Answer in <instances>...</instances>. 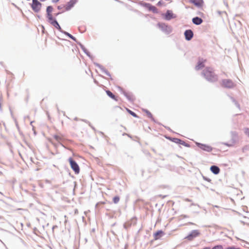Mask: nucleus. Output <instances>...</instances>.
<instances>
[{
  "label": "nucleus",
  "instance_id": "nucleus-1",
  "mask_svg": "<svg viewBox=\"0 0 249 249\" xmlns=\"http://www.w3.org/2000/svg\"><path fill=\"white\" fill-rule=\"evenodd\" d=\"M203 75L208 81L213 82L217 80L216 75L213 69L210 68H206L203 71Z\"/></svg>",
  "mask_w": 249,
  "mask_h": 249
},
{
  "label": "nucleus",
  "instance_id": "nucleus-2",
  "mask_svg": "<svg viewBox=\"0 0 249 249\" xmlns=\"http://www.w3.org/2000/svg\"><path fill=\"white\" fill-rule=\"evenodd\" d=\"M71 168L74 171L75 174H78L80 172V167L75 161L72 158H70L68 160Z\"/></svg>",
  "mask_w": 249,
  "mask_h": 249
},
{
  "label": "nucleus",
  "instance_id": "nucleus-3",
  "mask_svg": "<svg viewBox=\"0 0 249 249\" xmlns=\"http://www.w3.org/2000/svg\"><path fill=\"white\" fill-rule=\"evenodd\" d=\"M31 6L35 13H38L41 9L42 4L38 0H32Z\"/></svg>",
  "mask_w": 249,
  "mask_h": 249
},
{
  "label": "nucleus",
  "instance_id": "nucleus-4",
  "mask_svg": "<svg viewBox=\"0 0 249 249\" xmlns=\"http://www.w3.org/2000/svg\"><path fill=\"white\" fill-rule=\"evenodd\" d=\"M200 234V233L198 230H194L192 231L191 232L185 237V239L189 241H192L195 238L198 236Z\"/></svg>",
  "mask_w": 249,
  "mask_h": 249
},
{
  "label": "nucleus",
  "instance_id": "nucleus-5",
  "mask_svg": "<svg viewBox=\"0 0 249 249\" xmlns=\"http://www.w3.org/2000/svg\"><path fill=\"white\" fill-rule=\"evenodd\" d=\"M222 86L227 88H232L235 86L234 83L231 80L225 79L222 81Z\"/></svg>",
  "mask_w": 249,
  "mask_h": 249
},
{
  "label": "nucleus",
  "instance_id": "nucleus-6",
  "mask_svg": "<svg viewBox=\"0 0 249 249\" xmlns=\"http://www.w3.org/2000/svg\"><path fill=\"white\" fill-rule=\"evenodd\" d=\"M196 145L202 150L210 152L213 150V148L209 145L200 143H196Z\"/></svg>",
  "mask_w": 249,
  "mask_h": 249
},
{
  "label": "nucleus",
  "instance_id": "nucleus-7",
  "mask_svg": "<svg viewBox=\"0 0 249 249\" xmlns=\"http://www.w3.org/2000/svg\"><path fill=\"white\" fill-rule=\"evenodd\" d=\"M186 39L190 40L193 36V33L191 30H187L184 33Z\"/></svg>",
  "mask_w": 249,
  "mask_h": 249
},
{
  "label": "nucleus",
  "instance_id": "nucleus-8",
  "mask_svg": "<svg viewBox=\"0 0 249 249\" xmlns=\"http://www.w3.org/2000/svg\"><path fill=\"white\" fill-rule=\"evenodd\" d=\"M191 2L197 7H202L203 4V0H191Z\"/></svg>",
  "mask_w": 249,
  "mask_h": 249
},
{
  "label": "nucleus",
  "instance_id": "nucleus-9",
  "mask_svg": "<svg viewBox=\"0 0 249 249\" xmlns=\"http://www.w3.org/2000/svg\"><path fill=\"white\" fill-rule=\"evenodd\" d=\"M206 62V60H199L197 65L196 66V69L198 70L204 67V63Z\"/></svg>",
  "mask_w": 249,
  "mask_h": 249
},
{
  "label": "nucleus",
  "instance_id": "nucleus-10",
  "mask_svg": "<svg viewBox=\"0 0 249 249\" xmlns=\"http://www.w3.org/2000/svg\"><path fill=\"white\" fill-rule=\"evenodd\" d=\"M50 23L54 26L55 28L58 29L59 31H62V28L55 19L53 20L52 22H50Z\"/></svg>",
  "mask_w": 249,
  "mask_h": 249
},
{
  "label": "nucleus",
  "instance_id": "nucleus-11",
  "mask_svg": "<svg viewBox=\"0 0 249 249\" xmlns=\"http://www.w3.org/2000/svg\"><path fill=\"white\" fill-rule=\"evenodd\" d=\"M192 21L196 25H199L203 21L202 19L198 17H196L193 18Z\"/></svg>",
  "mask_w": 249,
  "mask_h": 249
},
{
  "label": "nucleus",
  "instance_id": "nucleus-12",
  "mask_svg": "<svg viewBox=\"0 0 249 249\" xmlns=\"http://www.w3.org/2000/svg\"><path fill=\"white\" fill-rule=\"evenodd\" d=\"M210 169L211 171L214 174H218L220 172L219 168L216 166H212Z\"/></svg>",
  "mask_w": 249,
  "mask_h": 249
},
{
  "label": "nucleus",
  "instance_id": "nucleus-13",
  "mask_svg": "<svg viewBox=\"0 0 249 249\" xmlns=\"http://www.w3.org/2000/svg\"><path fill=\"white\" fill-rule=\"evenodd\" d=\"M173 14L172 11L168 10L165 14V17L167 19H170L173 17Z\"/></svg>",
  "mask_w": 249,
  "mask_h": 249
},
{
  "label": "nucleus",
  "instance_id": "nucleus-14",
  "mask_svg": "<svg viewBox=\"0 0 249 249\" xmlns=\"http://www.w3.org/2000/svg\"><path fill=\"white\" fill-rule=\"evenodd\" d=\"M163 234V231H159L154 233V238L155 240H158Z\"/></svg>",
  "mask_w": 249,
  "mask_h": 249
},
{
  "label": "nucleus",
  "instance_id": "nucleus-15",
  "mask_svg": "<svg viewBox=\"0 0 249 249\" xmlns=\"http://www.w3.org/2000/svg\"><path fill=\"white\" fill-rule=\"evenodd\" d=\"M54 139L58 142H60L63 140V137L61 135H55L53 136Z\"/></svg>",
  "mask_w": 249,
  "mask_h": 249
},
{
  "label": "nucleus",
  "instance_id": "nucleus-16",
  "mask_svg": "<svg viewBox=\"0 0 249 249\" xmlns=\"http://www.w3.org/2000/svg\"><path fill=\"white\" fill-rule=\"evenodd\" d=\"M47 18L49 23L55 19L53 18L52 13H47Z\"/></svg>",
  "mask_w": 249,
  "mask_h": 249
},
{
  "label": "nucleus",
  "instance_id": "nucleus-17",
  "mask_svg": "<svg viewBox=\"0 0 249 249\" xmlns=\"http://www.w3.org/2000/svg\"><path fill=\"white\" fill-rule=\"evenodd\" d=\"M106 93L107 94V95L109 96L110 98H111L112 99L115 100H117V99H116V97H115V96L109 90H106Z\"/></svg>",
  "mask_w": 249,
  "mask_h": 249
},
{
  "label": "nucleus",
  "instance_id": "nucleus-18",
  "mask_svg": "<svg viewBox=\"0 0 249 249\" xmlns=\"http://www.w3.org/2000/svg\"><path fill=\"white\" fill-rule=\"evenodd\" d=\"M126 111L130 114H131L132 116H133V117H135V118H138V116H137V115L134 113V112H133L132 111H131V110H130L128 108H126Z\"/></svg>",
  "mask_w": 249,
  "mask_h": 249
},
{
  "label": "nucleus",
  "instance_id": "nucleus-19",
  "mask_svg": "<svg viewBox=\"0 0 249 249\" xmlns=\"http://www.w3.org/2000/svg\"><path fill=\"white\" fill-rule=\"evenodd\" d=\"M174 142L176 143H179L182 145H185V142L180 139H175Z\"/></svg>",
  "mask_w": 249,
  "mask_h": 249
},
{
  "label": "nucleus",
  "instance_id": "nucleus-20",
  "mask_svg": "<svg viewBox=\"0 0 249 249\" xmlns=\"http://www.w3.org/2000/svg\"><path fill=\"white\" fill-rule=\"evenodd\" d=\"M53 10V8L51 6H49L47 7L46 12L47 13H52Z\"/></svg>",
  "mask_w": 249,
  "mask_h": 249
},
{
  "label": "nucleus",
  "instance_id": "nucleus-21",
  "mask_svg": "<svg viewBox=\"0 0 249 249\" xmlns=\"http://www.w3.org/2000/svg\"><path fill=\"white\" fill-rule=\"evenodd\" d=\"M119 200L120 197L118 196H116L113 198V201L114 203H117Z\"/></svg>",
  "mask_w": 249,
  "mask_h": 249
},
{
  "label": "nucleus",
  "instance_id": "nucleus-22",
  "mask_svg": "<svg viewBox=\"0 0 249 249\" xmlns=\"http://www.w3.org/2000/svg\"><path fill=\"white\" fill-rule=\"evenodd\" d=\"M149 9L150 10H152L155 13H156L157 12V8L154 6H151L150 7H149Z\"/></svg>",
  "mask_w": 249,
  "mask_h": 249
},
{
  "label": "nucleus",
  "instance_id": "nucleus-23",
  "mask_svg": "<svg viewBox=\"0 0 249 249\" xmlns=\"http://www.w3.org/2000/svg\"><path fill=\"white\" fill-rule=\"evenodd\" d=\"M65 34L67 36H68L70 38H71L72 39L75 40V38L74 37H73L69 33L67 32H65Z\"/></svg>",
  "mask_w": 249,
  "mask_h": 249
},
{
  "label": "nucleus",
  "instance_id": "nucleus-24",
  "mask_svg": "<svg viewBox=\"0 0 249 249\" xmlns=\"http://www.w3.org/2000/svg\"><path fill=\"white\" fill-rule=\"evenodd\" d=\"M212 249H223V247L221 245H217L214 247Z\"/></svg>",
  "mask_w": 249,
  "mask_h": 249
},
{
  "label": "nucleus",
  "instance_id": "nucleus-25",
  "mask_svg": "<svg viewBox=\"0 0 249 249\" xmlns=\"http://www.w3.org/2000/svg\"><path fill=\"white\" fill-rule=\"evenodd\" d=\"M245 134L249 137V128H245Z\"/></svg>",
  "mask_w": 249,
  "mask_h": 249
},
{
  "label": "nucleus",
  "instance_id": "nucleus-26",
  "mask_svg": "<svg viewBox=\"0 0 249 249\" xmlns=\"http://www.w3.org/2000/svg\"><path fill=\"white\" fill-rule=\"evenodd\" d=\"M146 113H147V116L149 118H152V114L149 111H146Z\"/></svg>",
  "mask_w": 249,
  "mask_h": 249
},
{
  "label": "nucleus",
  "instance_id": "nucleus-27",
  "mask_svg": "<svg viewBox=\"0 0 249 249\" xmlns=\"http://www.w3.org/2000/svg\"><path fill=\"white\" fill-rule=\"evenodd\" d=\"M226 249H241L240 248H236L234 247H228Z\"/></svg>",
  "mask_w": 249,
  "mask_h": 249
},
{
  "label": "nucleus",
  "instance_id": "nucleus-28",
  "mask_svg": "<svg viewBox=\"0 0 249 249\" xmlns=\"http://www.w3.org/2000/svg\"><path fill=\"white\" fill-rule=\"evenodd\" d=\"M71 3V6H73V4L74 3V2L73 1V0H71L70 1V2L69 3V4H70Z\"/></svg>",
  "mask_w": 249,
  "mask_h": 249
},
{
  "label": "nucleus",
  "instance_id": "nucleus-29",
  "mask_svg": "<svg viewBox=\"0 0 249 249\" xmlns=\"http://www.w3.org/2000/svg\"><path fill=\"white\" fill-rule=\"evenodd\" d=\"M59 0H52L53 2H57V1H58Z\"/></svg>",
  "mask_w": 249,
  "mask_h": 249
},
{
  "label": "nucleus",
  "instance_id": "nucleus-30",
  "mask_svg": "<svg viewBox=\"0 0 249 249\" xmlns=\"http://www.w3.org/2000/svg\"><path fill=\"white\" fill-rule=\"evenodd\" d=\"M40 1H45L46 0H40Z\"/></svg>",
  "mask_w": 249,
  "mask_h": 249
}]
</instances>
